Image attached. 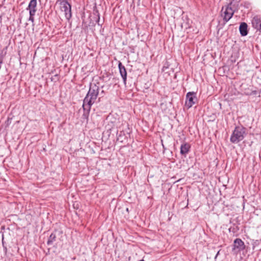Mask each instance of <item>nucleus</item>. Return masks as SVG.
Returning <instances> with one entry per match:
<instances>
[{
  "label": "nucleus",
  "mask_w": 261,
  "mask_h": 261,
  "mask_svg": "<svg viewBox=\"0 0 261 261\" xmlns=\"http://www.w3.org/2000/svg\"><path fill=\"white\" fill-rule=\"evenodd\" d=\"M59 2L61 10L64 12L65 18L69 20L72 17L71 5L67 0H60Z\"/></svg>",
  "instance_id": "obj_3"
},
{
  "label": "nucleus",
  "mask_w": 261,
  "mask_h": 261,
  "mask_svg": "<svg viewBox=\"0 0 261 261\" xmlns=\"http://www.w3.org/2000/svg\"><path fill=\"white\" fill-rule=\"evenodd\" d=\"M118 68L120 74L122 78L123 83L125 85L127 79V72L124 66L122 64V63L120 61H119L118 63Z\"/></svg>",
  "instance_id": "obj_7"
},
{
  "label": "nucleus",
  "mask_w": 261,
  "mask_h": 261,
  "mask_svg": "<svg viewBox=\"0 0 261 261\" xmlns=\"http://www.w3.org/2000/svg\"><path fill=\"white\" fill-rule=\"evenodd\" d=\"M233 15V12L231 7L227 6L223 13V20L225 22L228 21Z\"/></svg>",
  "instance_id": "obj_6"
},
{
  "label": "nucleus",
  "mask_w": 261,
  "mask_h": 261,
  "mask_svg": "<svg viewBox=\"0 0 261 261\" xmlns=\"http://www.w3.org/2000/svg\"><path fill=\"white\" fill-rule=\"evenodd\" d=\"M252 26L254 28L261 33V18L258 16H254L252 20Z\"/></svg>",
  "instance_id": "obj_9"
},
{
  "label": "nucleus",
  "mask_w": 261,
  "mask_h": 261,
  "mask_svg": "<svg viewBox=\"0 0 261 261\" xmlns=\"http://www.w3.org/2000/svg\"><path fill=\"white\" fill-rule=\"evenodd\" d=\"M245 248V244L241 239L237 238L234 240L232 251L237 250V252H240Z\"/></svg>",
  "instance_id": "obj_5"
},
{
  "label": "nucleus",
  "mask_w": 261,
  "mask_h": 261,
  "mask_svg": "<svg viewBox=\"0 0 261 261\" xmlns=\"http://www.w3.org/2000/svg\"><path fill=\"white\" fill-rule=\"evenodd\" d=\"M56 235L55 233H51L49 237L47 244L48 245H51L53 244V243L56 241Z\"/></svg>",
  "instance_id": "obj_12"
},
{
  "label": "nucleus",
  "mask_w": 261,
  "mask_h": 261,
  "mask_svg": "<svg viewBox=\"0 0 261 261\" xmlns=\"http://www.w3.org/2000/svg\"><path fill=\"white\" fill-rule=\"evenodd\" d=\"M191 146L188 143H184L182 144L180 148V153L181 154L184 155L185 157L190 151Z\"/></svg>",
  "instance_id": "obj_10"
},
{
  "label": "nucleus",
  "mask_w": 261,
  "mask_h": 261,
  "mask_svg": "<svg viewBox=\"0 0 261 261\" xmlns=\"http://www.w3.org/2000/svg\"><path fill=\"white\" fill-rule=\"evenodd\" d=\"M247 24L245 22H242L239 27V31L242 36H245L248 34Z\"/></svg>",
  "instance_id": "obj_11"
},
{
  "label": "nucleus",
  "mask_w": 261,
  "mask_h": 261,
  "mask_svg": "<svg viewBox=\"0 0 261 261\" xmlns=\"http://www.w3.org/2000/svg\"><path fill=\"white\" fill-rule=\"evenodd\" d=\"M229 231L230 232V231H232L233 232H235V228L234 227H230L229 228Z\"/></svg>",
  "instance_id": "obj_14"
},
{
  "label": "nucleus",
  "mask_w": 261,
  "mask_h": 261,
  "mask_svg": "<svg viewBox=\"0 0 261 261\" xmlns=\"http://www.w3.org/2000/svg\"><path fill=\"white\" fill-rule=\"evenodd\" d=\"M97 21V22L98 23V24H99V17H98V19H97V21Z\"/></svg>",
  "instance_id": "obj_15"
},
{
  "label": "nucleus",
  "mask_w": 261,
  "mask_h": 261,
  "mask_svg": "<svg viewBox=\"0 0 261 261\" xmlns=\"http://www.w3.org/2000/svg\"><path fill=\"white\" fill-rule=\"evenodd\" d=\"M197 100L196 93L194 92H189L186 94V106L188 109L191 108Z\"/></svg>",
  "instance_id": "obj_4"
},
{
  "label": "nucleus",
  "mask_w": 261,
  "mask_h": 261,
  "mask_svg": "<svg viewBox=\"0 0 261 261\" xmlns=\"http://www.w3.org/2000/svg\"><path fill=\"white\" fill-rule=\"evenodd\" d=\"M99 83L93 82L90 84L89 89L83 99L82 108L83 114L82 118L88 121L92 106L96 102L99 92Z\"/></svg>",
  "instance_id": "obj_1"
},
{
  "label": "nucleus",
  "mask_w": 261,
  "mask_h": 261,
  "mask_svg": "<svg viewBox=\"0 0 261 261\" xmlns=\"http://www.w3.org/2000/svg\"><path fill=\"white\" fill-rule=\"evenodd\" d=\"M246 130V128L242 125L236 126L230 136V142L237 144L242 141L247 134Z\"/></svg>",
  "instance_id": "obj_2"
},
{
  "label": "nucleus",
  "mask_w": 261,
  "mask_h": 261,
  "mask_svg": "<svg viewBox=\"0 0 261 261\" xmlns=\"http://www.w3.org/2000/svg\"><path fill=\"white\" fill-rule=\"evenodd\" d=\"M37 0H31L26 10L29 11V13H36L37 10Z\"/></svg>",
  "instance_id": "obj_8"
},
{
  "label": "nucleus",
  "mask_w": 261,
  "mask_h": 261,
  "mask_svg": "<svg viewBox=\"0 0 261 261\" xmlns=\"http://www.w3.org/2000/svg\"><path fill=\"white\" fill-rule=\"evenodd\" d=\"M35 14L36 13H32L31 12L29 13L30 16L29 18V21H31L33 23V25H34V20H35L34 16L35 15Z\"/></svg>",
  "instance_id": "obj_13"
},
{
  "label": "nucleus",
  "mask_w": 261,
  "mask_h": 261,
  "mask_svg": "<svg viewBox=\"0 0 261 261\" xmlns=\"http://www.w3.org/2000/svg\"><path fill=\"white\" fill-rule=\"evenodd\" d=\"M101 93H104V91L102 90Z\"/></svg>",
  "instance_id": "obj_16"
}]
</instances>
